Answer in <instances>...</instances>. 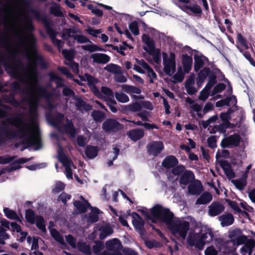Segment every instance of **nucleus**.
<instances>
[{
	"instance_id": "obj_13",
	"label": "nucleus",
	"mask_w": 255,
	"mask_h": 255,
	"mask_svg": "<svg viewBox=\"0 0 255 255\" xmlns=\"http://www.w3.org/2000/svg\"><path fill=\"white\" fill-rule=\"evenodd\" d=\"M240 140V136L235 134L223 139L221 142V145L223 147H232L238 145Z\"/></svg>"
},
{
	"instance_id": "obj_30",
	"label": "nucleus",
	"mask_w": 255,
	"mask_h": 255,
	"mask_svg": "<svg viewBox=\"0 0 255 255\" xmlns=\"http://www.w3.org/2000/svg\"><path fill=\"white\" fill-rule=\"evenodd\" d=\"M194 178V175L192 172L186 171L181 177L180 182L181 184L186 185Z\"/></svg>"
},
{
	"instance_id": "obj_16",
	"label": "nucleus",
	"mask_w": 255,
	"mask_h": 255,
	"mask_svg": "<svg viewBox=\"0 0 255 255\" xmlns=\"http://www.w3.org/2000/svg\"><path fill=\"white\" fill-rule=\"evenodd\" d=\"M216 82V77L214 75L210 77L209 80L206 87L201 91L199 99L202 101H205L209 95V91Z\"/></svg>"
},
{
	"instance_id": "obj_35",
	"label": "nucleus",
	"mask_w": 255,
	"mask_h": 255,
	"mask_svg": "<svg viewBox=\"0 0 255 255\" xmlns=\"http://www.w3.org/2000/svg\"><path fill=\"white\" fill-rule=\"evenodd\" d=\"M98 149L96 146L89 145L85 150V154L87 157L90 159H93L97 156Z\"/></svg>"
},
{
	"instance_id": "obj_39",
	"label": "nucleus",
	"mask_w": 255,
	"mask_h": 255,
	"mask_svg": "<svg viewBox=\"0 0 255 255\" xmlns=\"http://www.w3.org/2000/svg\"><path fill=\"white\" fill-rule=\"evenodd\" d=\"M50 232L52 237L61 245H65L63 237L55 229L50 228Z\"/></svg>"
},
{
	"instance_id": "obj_9",
	"label": "nucleus",
	"mask_w": 255,
	"mask_h": 255,
	"mask_svg": "<svg viewBox=\"0 0 255 255\" xmlns=\"http://www.w3.org/2000/svg\"><path fill=\"white\" fill-rule=\"evenodd\" d=\"M58 158L65 167L66 175L68 178H72V169L75 168L71 160L66 156L63 153L61 147L58 150Z\"/></svg>"
},
{
	"instance_id": "obj_38",
	"label": "nucleus",
	"mask_w": 255,
	"mask_h": 255,
	"mask_svg": "<svg viewBox=\"0 0 255 255\" xmlns=\"http://www.w3.org/2000/svg\"><path fill=\"white\" fill-rule=\"evenodd\" d=\"M201 189V186L200 183H192L188 187V192L192 195L198 194Z\"/></svg>"
},
{
	"instance_id": "obj_56",
	"label": "nucleus",
	"mask_w": 255,
	"mask_h": 255,
	"mask_svg": "<svg viewBox=\"0 0 255 255\" xmlns=\"http://www.w3.org/2000/svg\"><path fill=\"white\" fill-rule=\"evenodd\" d=\"M86 30L89 34L95 37H97L101 33L100 29H95L91 27H88Z\"/></svg>"
},
{
	"instance_id": "obj_19",
	"label": "nucleus",
	"mask_w": 255,
	"mask_h": 255,
	"mask_svg": "<svg viewBox=\"0 0 255 255\" xmlns=\"http://www.w3.org/2000/svg\"><path fill=\"white\" fill-rule=\"evenodd\" d=\"M164 145L161 141H154L148 146V151L149 154L156 155L163 149Z\"/></svg>"
},
{
	"instance_id": "obj_7",
	"label": "nucleus",
	"mask_w": 255,
	"mask_h": 255,
	"mask_svg": "<svg viewBox=\"0 0 255 255\" xmlns=\"http://www.w3.org/2000/svg\"><path fill=\"white\" fill-rule=\"evenodd\" d=\"M63 123H64V116L63 115L59 114L53 124L61 131L65 132L71 137H74L76 134V130L72 123L69 120H67L64 126L62 127L61 124Z\"/></svg>"
},
{
	"instance_id": "obj_59",
	"label": "nucleus",
	"mask_w": 255,
	"mask_h": 255,
	"mask_svg": "<svg viewBox=\"0 0 255 255\" xmlns=\"http://www.w3.org/2000/svg\"><path fill=\"white\" fill-rule=\"evenodd\" d=\"M233 183L240 190L243 189L246 186V182L242 180H234L233 181Z\"/></svg>"
},
{
	"instance_id": "obj_25",
	"label": "nucleus",
	"mask_w": 255,
	"mask_h": 255,
	"mask_svg": "<svg viewBox=\"0 0 255 255\" xmlns=\"http://www.w3.org/2000/svg\"><path fill=\"white\" fill-rule=\"evenodd\" d=\"M142 39L143 42L146 45V46L144 47V49L145 51L147 52H151L154 51L155 46L153 40L150 39V37L146 34L142 35Z\"/></svg>"
},
{
	"instance_id": "obj_1",
	"label": "nucleus",
	"mask_w": 255,
	"mask_h": 255,
	"mask_svg": "<svg viewBox=\"0 0 255 255\" xmlns=\"http://www.w3.org/2000/svg\"><path fill=\"white\" fill-rule=\"evenodd\" d=\"M22 43L28 59V65L25 69L20 66H12L10 71L25 86L21 107L28 109V117H14L8 119V123L15 126L16 136L23 144L27 146L34 145L37 150L41 147V139L36 109L39 98L47 97L48 95L45 90L37 84L36 68L38 65L43 66V61L36 50L35 41H22Z\"/></svg>"
},
{
	"instance_id": "obj_24",
	"label": "nucleus",
	"mask_w": 255,
	"mask_h": 255,
	"mask_svg": "<svg viewBox=\"0 0 255 255\" xmlns=\"http://www.w3.org/2000/svg\"><path fill=\"white\" fill-rule=\"evenodd\" d=\"M185 88L187 93L190 95H193L197 92V89L195 87V76L192 75L187 79Z\"/></svg>"
},
{
	"instance_id": "obj_8",
	"label": "nucleus",
	"mask_w": 255,
	"mask_h": 255,
	"mask_svg": "<svg viewBox=\"0 0 255 255\" xmlns=\"http://www.w3.org/2000/svg\"><path fill=\"white\" fill-rule=\"evenodd\" d=\"M163 63L164 71L168 75H172L175 71L176 62L175 56L173 53L169 55L163 53Z\"/></svg>"
},
{
	"instance_id": "obj_22",
	"label": "nucleus",
	"mask_w": 255,
	"mask_h": 255,
	"mask_svg": "<svg viewBox=\"0 0 255 255\" xmlns=\"http://www.w3.org/2000/svg\"><path fill=\"white\" fill-rule=\"evenodd\" d=\"M219 220L222 227H226L233 224L234 221V218L232 214L225 213L219 217Z\"/></svg>"
},
{
	"instance_id": "obj_44",
	"label": "nucleus",
	"mask_w": 255,
	"mask_h": 255,
	"mask_svg": "<svg viewBox=\"0 0 255 255\" xmlns=\"http://www.w3.org/2000/svg\"><path fill=\"white\" fill-rule=\"evenodd\" d=\"M47 31L48 33V34L50 35L53 43L55 45H56L60 49L62 46V42L60 40L57 39L55 38V36L56 35L55 31L50 28H47Z\"/></svg>"
},
{
	"instance_id": "obj_46",
	"label": "nucleus",
	"mask_w": 255,
	"mask_h": 255,
	"mask_svg": "<svg viewBox=\"0 0 255 255\" xmlns=\"http://www.w3.org/2000/svg\"><path fill=\"white\" fill-rule=\"evenodd\" d=\"M77 248L79 250L86 254H90L91 253L90 246L84 243L79 242L77 244Z\"/></svg>"
},
{
	"instance_id": "obj_36",
	"label": "nucleus",
	"mask_w": 255,
	"mask_h": 255,
	"mask_svg": "<svg viewBox=\"0 0 255 255\" xmlns=\"http://www.w3.org/2000/svg\"><path fill=\"white\" fill-rule=\"evenodd\" d=\"M3 212L5 216L7 218L10 219L11 220H15L21 222L20 218L14 211L7 208H4L3 209Z\"/></svg>"
},
{
	"instance_id": "obj_27",
	"label": "nucleus",
	"mask_w": 255,
	"mask_h": 255,
	"mask_svg": "<svg viewBox=\"0 0 255 255\" xmlns=\"http://www.w3.org/2000/svg\"><path fill=\"white\" fill-rule=\"evenodd\" d=\"M182 64L185 73H188L190 71L192 65V58L191 56L186 54L182 56Z\"/></svg>"
},
{
	"instance_id": "obj_26",
	"label": "nucleus",
	"mask_w": 255,
	"mask_h": 255,
	"mask_svg": "<svg viewBox=\"0 0 255 255\" xmlns=\"http://www.w3.org/2000/svg\"><path fill=\"white\" fill-rule=\"evenodd\" d=\"M142 39L143 42L146 45V46L144 47V49L145 51L147 52H151L154 51L155 46L153 40L150 39V37L146 34L142 35Z\"/></svg>"
},
{
	"instance_id": "obj_20",
	"label": "nucleus",
	"mask_w": 255,
	"mask_h": 255,
	"mask_svg": "<svg viewBox=\"0 0 255 255\" xmlns=\"http://www.w3.org/2000/svg\"><path fill=\"white\" fill-rule=\"evenodd\" d=\"M100 96H97L98 98L103 99L106 102L112 101L114 99V94L112 91L107 87H102L101 91H100Z\"/></svg>"
},
{
	"instance_id": "obj_53",
	"label": "nucleus",
	"mask_w": 255,
	"mask_h": 255,
	"mask_svg": "<svg viewBox=\"0 0 255 255\" xmlns=\"http://www.w3.org/2000/svg\"><path fill=\"white\" fill-rule=\"evenodd\" d=\"M232 99H233L235 101V103L236 102L235 97L227 98L225 99L218 101L216 104V106L218 107H220L225 105H229L230 101Z\"/></svg>"
},
{
	"instance_id": "obj_42",
	"label": "nucleus",
	"mask_w": 255,
	"mask_h": 255,
	"mask_svg": "<svg viewBox=\"0 0 255 255\" xmlns=\"http://www.w3.org/2000/svg\"><path fill=\"white\" fill-rule=\"evenodd\" d=\"M76 106L77 107V109L83 111H89L91 110L92 107L88 104H87L84 101L80 99H78L76 100Z\"/></svg>"
},
{
	"instance_id": "obj_37",
	"label": "nucleus",
	"mask_w": 255,
	"mask_h": 255,
	"mask_svg": "<svg viewBox=\"0 0 255 255\" xmlns=\"http://www.w3.org/2000/svg\"><path fill=\"white\" fill-rule=\"evenodd\" d=\"M104 69L109 72L114 74H121L122 73V69L120 66L111 63L107 65L104 68Z\"/></svg>"
},
{
	"instance_id": "obj_32",
	"label": "nucleus",
	"mask_w": 255,
	"mask_h": 255,
	"mask_svg": "<svg viewBox=\"0 0 255 255\" xmlns=\"http://www.w3.org/2000/svg\"><path fill=\"white\" fill-rule=\"evenodd\" d=\"M210 70L208 68H204L198 74V77L197 80V84L200 87L204 82L205 79L209 75Z\"/></svg>"
},
{
	"instance_id": "obj_41",
	"label": "nucleus",
	"mask_w": 255,
	"mask_h": 255,
	"mask_svg": "<svg viewBox=\"0 0 255 255\" xmlns=\"http://www.w3.org/2000/svg\"><path fill=\"white\" fill-rule=\"evenodd\" d=\"M122 88L130 95L133 94H139L141 93V90L138 88L133 86L124 85Z\"/></svg>"
},
{
	"instance_id": "obj_60",
	"label": "nucleus",
	"mask_w": 255,
	"mask_h": 255,
	"mask_svg": "<svg viewBox=\"0 0 255 255\" xmlns=\"http://www.w3.org/2000/svg\"><path fill=\"white\" fill-rule=\"evenodd\" d=\"M65 63L70 66L74 72L77 74L79 73V67L78 64L74 62L73 61L65 62Z\"/></svg>"
},
{
	"instance_id": "obj_6",
	"label": "nucleus",
	"mask_w": 255,
	"mask_h": 255,
	"mask_svg": "<svg viewBox=\"0 0 255 255\" xmlns=\"http://www.w3.org/2000/svg\"><path fill=\"white\" fill-rule=\"evenodd\" d=\"M173 3L180 9L188 13L189 11L193 13H201L200 7L197 4H191L190 0H173Z\"/></svg>"
},
{
	"instance_id": "obj_10",
	"label": "nucleus",
	"mask_w": 255,
	"mask_h": 255,
	"mask_svg": "<svg viewBox=\"0 0 255 255\" xmlns=\"http://www.w3.org/2000/svg\"><path fill=\"white\" fill-rule=\"evenodd\" d=\"M25 218L27 221L31 224H35L39 230L45 232L46 229L43 218L40 216H35L32 210L28 209L25 212Z\"/></svg>"
},
{
	"instance_id": "obj_18",
	"label": "nucleus",
	"mask_w": 255,
	"mask_h": 255,
	"mask_svg": "<svg viewBox=\"0 0 255 255\" xmlns=\"http://www.w3.org/2000/svg\"><path fill=\"white\" fill-rule=\"evenodd\" d=\"M244 244L240 249V253L242 255H251L255 247V241L253 239H249Z\"/></svg>"
},
{
	"instance_id": "obj_61",
	"label": "nucleus",
	"mask_w": 255,
	"mask_h": 255,
	"mask_svg": "<svg viewBox=\"0 0 255 255\" xmlns=\"http://www.w3.org/2000/svg\"><path fill=\"white\" fill-rule=\"evenodd\" d=\"M87 7L89 9L91 10L93 13L97 15L102 16L103 15V11L101 9L96 7H94L91 4L88 5Z\"/></svg>"
},
{
	"instance_id": "obj_17",
	"label": "nucleus",
	"mask_w": 255,
	"mask_h": 255,
	"mask_svg": "<svg viewBox=\"0 0 255 255\" xmlns=\"http://www.w3.org/2000/svg\"><path fill=\"white\" fill-rule=\"evenodd\" d=\"M102 127L106 131H111L121 128L122 126L118 122L114 120L109 119L103 123Z\"/></svg>"
},
{
	"instance_id": "obj_33",
	"label": "nucleus",
	"mask_w": 255,
	"mask_h": 255,
	"mask_svg": "<svg viewBox=\"0 0 255 255\" xmlns=\"http://www.w3.org/2000/svg\"><path fill=\"white\" fill-rule=\"evenodd\" d=\"M132 224L136 230H141L143 226V221L137 213H133Z\"/></svg>"
},
{
	"instance_id": "obj_54",
	"label": "nucleus",
	"mask_w": 255,
	"mask_h": 255,
	"mask_svg": "<svg viewBox=\"0 0 255 255\" xmlns=\"http://www.w3.org/2000/svg\"><path fill=\"white\" fill-rule=\"evenodd\" d=\"M226 201L231 208H232L235 212L238 213H240L241 212V210L240 209L238 204L235 201H231L229 199H227Z\"/></svg>"
},
{
	"instance_id": "obj_31",
	"label": "nucleus",
	"mask_w": 255,
	"mask_h": 255,
	"mask_svg": "<svg viewBox=\"0 0 255 255\" xmlns=\"http://www.w3.org/2000/svg\"><path fill=\"white\" fill-rule=\"evenodd\" d=\"M142 106L141 103L135 102L125 106L123 110L125 112H136L141 110Z\"/></svg>"
},
{
	"instance_id": "obj_52",
	"label": "nucleus",
	"mask_w": 255,
	"mask_h": 255,
	"mask_svg": "<svg viewBox=\"0 0 255 255\" xmlns=\"http://www.w3.org/2000/svg\"><path fill=\"white\" fill-rule=\"evenodd\" d=\"M148 53L152 55L155 62L158 63L159 62L160 58V51L159 49L154 48V51Z\"/></svg>"
},
{
	"instance_id": "obj_34",
	"label": "nucleus",
	"mask_w": 255,
	"mask_h": 255,
	"mask_svg": "<svg viewBox=\"0 0 255 255\" xmlns=\"http://www.w3.org/2000/svg\"><path fill=\"white\" fill-rule=\"evenodd\" d=\"M212 199V195L208 193H204L197 200L196 204H205L211 201Z\"/></svg>"
},
{
	"instance_id": "obj_21",
	"label": "nucleus",
	"mask_w": 255,
	"mask_h": 255,
	"mask_svg": "<svg viewBox=\"0 0 255 255\" xmlns=\"http://www.w3.org/2000/svg\"><path fill=\"white\" fill-rule=\"evenodd\" d=\"M91 58L95 63L99 64H106L110 61V57L104 53H94L91 55Z\"/></svg>"
},
{
	"instance_id": "obj_57",
	"label": "nucleus",
	"mask_w": 255,
	"mask_h": 255,
	"mask_svg": "<svg viewBox=\"0 0 255 255\" xmlns=\"http://www.w3.org/2000/svg\"><path fill=\"white\" fill-rule=\"evenodd\" d=\"M92 116L94 120L100 122L101 121L104 117V114L99 111L93 112L92 114Z\"/></svg>"
},
{
	"instance_id": "obj_15",
	"label": "nucleus",
	"mask_w": 255,
	"mask_h": 255,
	"mask_svg": "<svg viewBox=\"0 0 255 255\" xmlns=\"http://www.w3.org/2000/svg\"><path fill=\"white\" fill-rule=\"evenodd\" d=\"M225 210L224 206L219 202H214L208 206V215L211 217H215Z\"/></svg>"
},
{
	"instance_id": "obj_40",
	"label": "nucleus",
	"mask_w": 255,
	"mask_h": 255,
	"mask_svg": "<svg viewBox=\"0 0 255 255\" xmlns=\"http://www.w3.org/2000/svg\"><path fill=\"white\" fill-rule=\"evenodd\" d=\"M205 57L195 55L194 57V70L197 72L204 65V60Z\"/></svg>"
},
{
	"instance_id": "obj_51",
	"label": "nucleus",
	"mask_w": 255,
	"mask_h": 255,
	"mask_svg": "<svg viewBox=\"0 0 255 255\" xmlns=\"http://www.w3.org/2000/svg\"><path fill=\"white\" fill-rule=\"evenodd\" d=\"M64 184L61 182L58 181L55 183L54 187L53 188L52 191L54 193H57L63 190L64 189Z\"/></svg>"
},
{
	"instance_id": "obj_50",
	"label": "nucleus",
	"mask_w": 255,
	"mask_h": 255,
	"mask_svg": "<svg viewBox=\"0 0 255 255\" xmlns=\"http://www.w3.org/2000/svg\"><path fill=\"white\" fill-rule=\"evenodd\" d=\"M129 28L131 32L135 35L139 34L138 27L137 22L132 21L129 25Z\"/></svg>"
},
{
	"instance_id": "obj_23",
	"label": "nucleus",
	"mask_w": 255,
	"mask_h": 255,
	"mask_svg": "<svg viewBox=\"0 0 255 255\" xmlns=\"http://www.w3.org/2000/svg\"><path fill=\"white\" fill-rule=\"evenodd\" d=\"M85 80L88 82L91 90L96 96H100V91L96 87L95 85L97 83L98 80L89 75H85Z\"/></svg>"
},
{
	"instance_id": "obj_14",
	"label": "nucleus",
	"mask_w": 255,
	"mask_h": 255,
	"mask_svg": "<svg viewBox=\"0 0 255 255\" xmlns=\"http://www.w3.org/2000/svg\"><path fill=\"white\" fill-rule=\"evenodd\" d=\"M113 233V230L108 225L102 226L98 230L95 229L94 232L89 237L91 240H94L96 238L97 234H99L100 238L104 239L108 236L111 235Z\"/></svg>"
},
{
	"instance_id": "obj_2",
	"label": "nucleus",
	"mask_w": 255,
	"mask_h": 255,
	"mask_svg": "<svg viewBox=\"0 0 255 255\" xmlns=\"http://www.w3.org/2000/svg\"><path fill=\"white\" fill-rule=\"evenodd\" d=\"M151 215L168 226L176 237L184 240L189 229L188 222L179 219H173V214L168 209L160 205H156L150 211Z\"/></svg>"
},
{
	"instance_id": "obj_63",
	"label": "nucleus",
	"mask_w": 255,
	"mask_h": 255,
	"mask_svg": "<svg viewBox=\"0 0 255 255\" xmlns=\"http://www.w3.org/2000/svg\"><path fill=\"white\" fill-rule=\"evenodd\" d=\"M218 252L213 246L208 247L205 250V255H217Z\"/></svg>"
},
{
	"instance_id": "obj_47",
	"label": "nucleus",
	"mask_w": 255,
	"mask_h": 255,
	"mask_svg": "<svg viewBox=\"0 0 255 255\" xmlns=\"http://www.w3.org/2000/svg\"><path fill=\"white\" fill-rule=\"evenodd\" d=\"M115 97L116 99L121 103H127L129 100L128 96L123 93H116Z\"/></svg>"
},
{
	"instance_id": "obj_45",
	"label": "nucleus",
	"mask_w": 255,
	"mask_h": 255,
	"mask_svg": "<svg viewBox=\"0 0 255 255\" xmlns=\"http://www.w3.org/2000/svg\"><path fill=\"white\" fill-rule=\"evenodd\" d=\"M27 242L29 244H31V251L33 252L34 251H36V249L38 248V239L36 238H31L30 237H28L27 238Z\"/></svg>"
},
{
	"instance_id": "obj_64",
	"label": "nucleus",
	"mask_w": 255,
	"mask_h": 255,
	"mask_svg": "<svg viewBox=\"0 0 255 255\" xmlns=\"http://www.w3.org/2000/svg\"><path fill=\"white\" fill-rule=\"evenodd\" d=\"M185 168L182 165H179L172 169V173L175 175H179L184 172Z\"/></svg>"
},
{
	"instance_id": "obj_55",
	"label": "nucleus",
	"mask_w": 255,
	"mask_h": 255,
	"mask_svg": "<svg viewBox=\"0 0 255 255\" xmlns=\"http://www.w3.org/2000/svg\"><path fill=\"white\" fill-rule=\"evenodd\" d=\"M184 75L182 72L181 68L178 69L177 72L174 76V80L175 82H181L183 79Z\"/></svg>"
},
{
	"instance_id": "obj_49",
	"label": "nucleus",
	"mask_w": 255,
	"mask_h": 255,
	"mask_svg": "<svg viewBox=\"0 0 255 255\" xmlns=\"http://www.w3.org/2000/svg\"><path fill=\"white\" fill-rule=\"evenodd\" d=\"M62 53L66 60V61L65 62H69V61H72V60L74 57L73 50H62Z\"/></svg>"
},
{
	"instance_id": "obj_43",
	"label": "nucleus",
	"mask_w": 255,
	"mask_h": 255,
	"mask_svg": "<svg viewBox=\"0 0 255 255\" xmlns=\"http://www.w3.org/2000/svg\"><path fill=\"white\" fill-rule=\"evenodd\" d=\"M50 12L56 16L63 17L64 16L63 13L61 10V7L54 3L50 8Z\"/></svg>"
},
{
	"instance_id": "obj_62",
	"label": "nucleus",
	"mask_w": 255,
	"mask_h": 255,
	"mask_svg": "<svg viewBox=\"0 0 255 255\" xmlns=\"http://www.w3.org/2000/svg\"><path fill=\"white\" fill-rule=\"evenodd\" d=\"M225 88V85L224 84L220 83L215 87L212 95H215L223 91Z\"/></svg>"
},
{
	"instance_id": "obj_11",
	"label": "nucleus",
	"mask_w": 255,
	"mask_h": 255,
	"mask_svg": "<svg viewBox=\"0 0 255 255\" xmlns=\"http://www.w3.org/2000/svg\"><path fill=\"white\" fill-rule=\"evenodd\" d=\"M229 238L233 245L239 246L244 244L248 240L247 237L242 234L241 230L235 229L229 232Z\"/></svg>"
},
{
	"instance_id": "obj_12",
	"label": "nucleus",
	"mask_w": 255,
	"mask_h": 255,
	"mask_svg": "<svg viewBox=\"0 0 255 255\" xmlns=\"http://www.w3.org/2000/svg\"><path fill=\"white\" fill-rule=\"evenodd\" d=\"M107 249L110 252V255H122L120 252L122 245L120 241L114 239L106 242Z\"/></svg>"
},
{
	"instance_id": "obj_28",
	"label": "nucleus",
	"mask_w": 255,
	"mask_h": 255,
	"mask_svg": "<svg viewBox=\"0 0 255 255\" xmlns=\"http://www.w3.org/2000/svg\"><path fill=\"white\" fill-rule=\"evenodd\" d=\"M178 163L176 158L172 155L166 157L162 162V165L166 168H170L176 165Z\"/></svg>"
},
{
	"instance_id": "obj_4",
	"label": "nucleus",
	"mask_w": 255,
	"mask_h": 255,
	"mask_svg": "<svg viewBox=\"0 0 255 255\" xmlns=\"http://www.w3.org/2000/svg\"><path fill=\"white\" fill-rule=\"evenodd\" d=\"M213 237V233L210 229H195L189 233L187 242L190 246H195L201 250L205 244L212 241Z\"/></svg>"
},
{
	"instance_id": "obj_58",
	"label": "nucleus",
	"mask_w": 255,
	"mask_h": 255,
	"mask_svg": "<svg viewBox=\"0 0 255 255\" xmlns=\"http://www.w3.org/2000/svg\"><path fill=\"white\" fill-rule=\"evenodd\" d=\"M67 242L73 248H76L77 247L76 240L71 235L66 236L65 237Z\"/></svg>"
},
{
	"instance_id": "obj_29",
	"label": "nucleus",
	"mask_w": 255,
	"mask_h": 255,
	"mask_svg": "<svg viewBox=\"0 0 255 255\" xmlns=\"http://www.w3.org/2000/svg\"><path fill=\"white\" fill-rule=\"evenodd\" d=\"M128 135L131 140L136 141L143 136L144 131L141 129H133L129 131Z\"/></svg>"
},
{
	"instance_id": "obj_5",
	"label": "nucleus",
	"mask_w": 255,
	"mask_h": 255,
	"mask_svg": "<svg viewBox=\"0 0 255 255\" xmlns=\"http://www.w3.org/2000/svg\"><path fill=\"white\" fill-rule=\"evenodd\" d=\"M81 201H76L74 202V205L75 207V212L76 214H79L84 212L88 207L91 208V214L87 218V221L89 223H94L98 221V215L99 213V210L95 208H92L90 206L88 201L84 199L83 197L80 196Z\"/></svg>"
},
{
	"instance_id": "obj_3",
	"label": "nucleus",
	"mask_w": 255,
	"mask_h": 255,
	"mask_svg": "<svg viewBox=\"0 0 255 255\" xmlns=\"http://www.w3.org/2000/svg\"><path fill=\"white\" fill-rule=\"evenodd\" d=\"M62 37L64 39L67 40L72 38L79 43L89 42L90 43V44L82 45L81 47L83 49L87 50L90 52L97 51H104L101 47L93 44L86 36L82 34L81 30L78 28L72 27L64 30L62 33Z\"/></svg>"
},
{
	"instance_id": "obj_48",
	"label": "nucleus",
	"mask_w": 255,
	"mask_h": 255,
	"mask_svg": "<svg viewBox=\"0 0 255 255\" xmlns=\"http://www.w3.org/2000/svg\"><path fill=\"white\" fill-rule=\"evenodd\" d=\"M50 77V79L52 82H55L57 87H61L63 86L62 81L61 79L56 74L54 73H51L49 74Z\"/></svg>"
}]
</instances>
